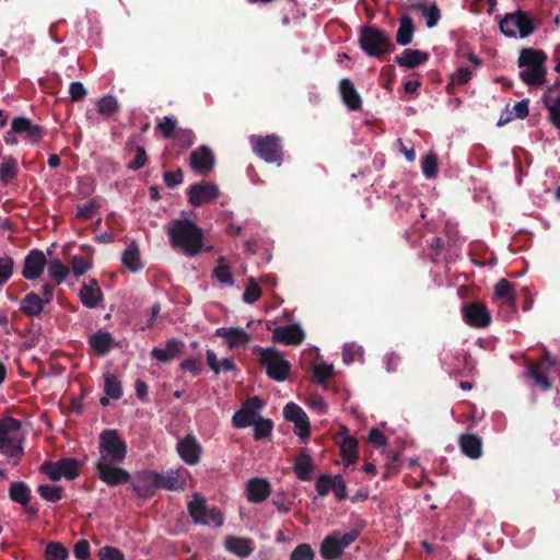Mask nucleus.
<instances>
[{
    "label": "nucleus",
    "instance_id": "f257e3e1",
    "mask_svg": "<svg viewBox=\"0 0 560 560\" xmlns=\"http://www.w3.org/2000/svg\"><path fill=\"white\" fill-rule=\"evenodd\" d=\"M100 457L95 463V470L102 482L108 487L128 483L131 475L120 467L127 456V443L117 430L107 429L98 438Z\"/></svg>",
    "mask_w": 560,
    "mask_h": 560
},
{
    "label": "nucleus",
    "instance_id": "f03ea898",
    "mask_svg": "<svg viewBox=\"0 0 560 560\" xmlns=\"http://www.w3.org/2000/svg\"><path fill=\"white\" fill-rule=\"evenodd\" d=\"M164 230L170 246L187 257H196L212 248L211 246H205L202 229L188 218L173 219L165 225Z\"/></svg>",
    "mask_w": 560,
    "mask_h": 560
},
{
    "label": "nucleus",
    "instance_id": "7ed1b4c3",
    "mask_svg": "<svg viewBox=\"0 0 560 560\" xmlns=\"http://www.w3.org/2000/svg\"><path fill=\"white\" fill-rule=\"evenodd\" d=\"M547 55L541 49L523 48L520 51L517 66L525 68L520 72L521 80L529 86H540L546 82Z\"/></svg>",
    "mask_w": 560,
    "mask_h": 560
},
{
    "label": "nucleus",
    "instance_id": "20e7f679",
    "mask_svg": "<svg viewBox=\"0 0 560 560\" xmlns=\"http://www.w3.org/2000/svg\"><path fill=\"white\" fill-rule=\"evenodd\" d=\"M360 48L370 57L382 59L395 49L385 31L375 25H363L359 34Z\"/></svg>",
    "mask_w": 560,
    "mask_h": 560
},
{
    "label": "nucleus",
    "instance_id": "39448f33",
    "mask_svg": "<svg viewBox=\"0 0 560 560\" xmlns=\"http://www.w3.org/2000/svg\"><path fill=\"white\" fill-rule=\"evenodd\" d=\"M21 421L13 417L0 419V454L7 456L8 463L12 466L19 465L23 456L21 443L14 441L12 434L19 432Z\"/></svg>",
    "mask_w": 560,
    "mask_h": 560
},
{
    "label": "nucleus",
    "instance_id": "423d86ee",
    "mask_svg": "<svg viewBox=\"0 0 560 560\" xmlns=\"http://www.w3.org/2000/svg\"><path fill=\"white\" fill-rule=\"evenodd\" d=\"M254 353L265 368L266 374L273 381L283 382L290 374L291 364L276 348L256 347Z\"/></svg>",
    "mask_w": 560,
    "mask_h": 560
},
{
    "label": "nucleus",
    "instance_id": "0eeeda50",
    "mask_svg": "<svg viewBox=\"0 0 560 560\" xmlns=\"http://www.w3.org/2000/svg\"><path fill=\"white\" fill-rule=\"evenodd\" d=\"M361 535V529L352 528L341 534L339 530H332L325 536L319 546V553L324 560H338L346 548L354 542Z\"/></svg>",
    "mask_w": 560,
    "mask_h": 560
},
{
    "label": "nucleus",
    "instance_id": "6e6552de",
    "mask_svg": "<svg viewBox=\"0 0 560 560\" xmlns=\"http://www.w3.org/2000/svg\"><path fill=\"white\" fill-rule=\"evenodd\" d=\"M249 144L253 152L266 163H273L280 166L283 162V147L279 136L272 133L267 136L252 135Z\"/></svg>",
    "mask_w": 560,
    "mask_h": 560
},
{
    "label": "nucleus",
    "instance_id": "1a4fd4ad",
    "mask_svg": "<svg viewBox=\"0 0 560 560\" xmlns=\"http://www.w3.org/2000/svg\"><path fill=\"white\" fill-rule=\"evenodd\" d=\"M536 25L533 19L524 11L508 13L500 22L501 32L508 37H528L534 33Z\"/></svg>",
    "mask_w": 560,
    "mask_h": 560
},
{
    "label": "nucleus",
    "instance_id": "9d476101",
    "mask_svg": "<svg viewBox=\"0 0 560 560\" xmlns=\"http://www.w3.org/2000/svg\"><path fill=\"white\" fill-rule=\"evenodd\" d=\"M81 463L73 457H63L59 460H46L40 470L52 481H58L62 477L67 480H74L80 476Z\"/></svg>",
    "mask_w": 560,
    "mask_h": 560
},
{
    "label": "nucleus",
    "instance_id": "9b49d317",
    "mask_svg": "<svg viewBox=\"0 0 560 560\" xmlns=\"http://www.w3.org/2000/svg\"><path fill=\"white\" fill-rule=\"evenodd\" d=\"M188 513L197 525H211L220 527L223 524L222 514L215 509L207 505L205 498L195 493L188 503Z\"/></svg>",
    "mask_w": 560,
    "mask_h": 560
},
{
    "label": "nucleus",
    "instance_id": "f8f14e48",
    "mask_svg": "<svg viewBox=\"0 0 560 560\" xmlns=\"http://www.w3.org/2000/svg\"><path fill=\"white\" fill-rule=\"evenodd\" d=\"M557 364V360L548 351H544L541 358L536 363H530L526 371V376L533 380L534 386L548 392L552 388V382L548 377V373Z\"/></svg>",
    "mask_w": 560,
    "mask_h": 560
},
{
    "label": "nucleus",
    "instance_id": "ddd939ff",
    "mask_svg": "<svg viewBox=\"0 0 560 560\" xmlns=\"http://www.w3.org/2000/svg\"><path fill=\"white\" fill-rule=\"evenodd\" d=\"M158 472L153 470H140L130 479L132 491L140 498L149 499L155 495L158 490Z\"/></svg>",
    "mask_w": 560,
    "mask_h": 560
},
{
    "label": "nucleus",
    "instance_id": "4468645a",
    "mask_svg": "<svg viewBox=\"0 0 560 560\" xmlns=\"http://www.w3.org/2000/svg\"><path fill=\"white\" fill-rule=\"evenodd\" d=\"M462 315L467 325L486 328L491 324V314L481 302H470L462 306Z\"/></svg>",
    "mask_w": 560,
    "mask_h": 560
},
{
    "label": "nucleus",
    "instance_id": "2eb2a0df",
    "mask_svg": "<svg viewBox=\"0 0 560 560\" xmlns=\"http://www.w3.org/2000/svg\"><path fill=\"white\" fill-rule=\"evenodd\" d=\"M219 197V188L210 182L194 184L188 189V202L194 207H200Z\"/></svg>",
    "mask_w": 560,
    "mask_h": 560
},
{
    "label": "nucleus",
    "instance_id": "dca6fc26",
    "mask_svg": "<svg viewBox=\"0 0 560 560\" xmlns=\"http://www.w3.org/2000/svg\"><path fill=\"white\" fill-rule=\"evenodd\" d=\"M267 328L272 331L273 342L289 346H299L304 341L305 338L303 329L298 324L279 326L273 329L270 325H268Z\"/></svg>",
    "mask_w": 560,
    "mask_h": 560
},
{
    "label": "nucleus",
    "instance_id": "f3484780",
    "mask_svg": "<svg viewBox=\"0 0 560 560\" xmlns=\"http://www.w3.org/2000/svg\"><path fill=\"white\" fill-rule=\"evenodd\" d=\"M47 265L43 250L34 248L24 258L22 276L27 280H35L42 276Z\"/></svg>",
    "mask_w": 560,
    "mask_h": 560
},
{
    "label": "nucleus",
    "instance_id": "a211bd4d",
    "mask_svg": "<svg viewBox=\"0 0 560 560\" xmlns=\"http://www.w3.org/2000/svg\"><path fill=\"white\" fill-rule=\"evenodd\" d=\"M190 167L201 175L210 173L214 166V155L207 145H200L190 153Z\"/></svg>",
    "mask_w": 560,
    "mask_h": 560
},
{
    "label": "nucleus",
    "instance_id": "6ab92c4d",
    "mask_svg": "<svg viewBox=\"0 0 560 560\" xmlns=\"http://www.w3.org/2000/svg\"><path fill=\"white\" fill-rule=\"evenodd\" d=\"M177 452L180 458L188 465H196L200 462L202 447L195 435L188 434L177 443Z\"/></svg>",
    "mask_w": 560,
    "mask_h": 560
},
{
    "label": "nucleus",
    "instance_id": "aec40b11",
    "mask_svg": "<svg viewBox=\"0 0 560 560\" xmlns=\"http://www.w3.org/2000/svg\"><path fill=\"white\" fill-rule=\"evenodd\" d=\"M542 103L548 110L549 121L553 127L560 129V89L548 86L542 95Z\"/></svg>",
    "mask_w": 560,
    "mask_h": 560
},
{
    "label": "nucleus",
    "instance_id": "412c9836",
    "mask_svg": "<svg viewBox=\"0 0 560 560\" xmlns=\"http://www.w3.org/2000/svg\"><path fill=\"white\" fill-rule=\"evenodd\" d=\"M338 91L342 103L348 109L357 112L362 108V98L350 79H341L338 84Z\"/></svg>",
    "mask_w": 560,
    "mask_h": 560
},
{
    "label": "nucleus",
    "instance_id": "4be33fe9",
    "mask_svg": "<svg viewBox=\"0 0 560 560\" xmlns=\"http://www.w3.org/2000/svg\"><path fill=\"white\" fill-rule=\"evenodd\" d=\"M11 128L18 135L25 133L26 139L33 143L38 142L44 136V131L38 125H34L31 119L23 116L14 117Z\"/></svg>",
    "mask_w": 560,
    "mask_h": 560
},
{
    "label": "nucleus",
    "instance_id": "5701e85b",
    "mask_svg": "<svg viewBox=\"0 0 560 560\" xmlns=\"http://www.w3.org/2000/svg\"><path fill=\"white\" fill-rule=\"evenodd\" d=\"M247 500L253 503H260L267 500L271 493V486L264 478H253L246 486Z\"/></svg>",
    "mask_w": 560,
    "mask_h": 560
},
{
    "label": "nucleus",
    "instance_id": "b1692460",
    "mask_svg": "<svg viewBox=\"0 0 560 560\" xmlns=\"http://www.w3.org/2000/svg\"><path fill=\"white\" fill-rule=\"evenodd\" d=\"M80 300L89 308H94L103 300V293L96 279L91 278L80 289Z\"/></svg>",
    "mask_w": 560,
    "mask_h": 560
},
{
    "label": "nucleus",
    "instance_id": "393cba45",
    "mask_svg": "<svg viewBox=\"0 0 560 560\" xmlns=\"http://www.w3.org/2000/svg\"><path fill=\"white\" fill-rule=\"evenodd\" d=\"M88 342L97 357H105L116 345L113 335L104 330H98L90 336Z\"/></svg>",
    "mask_w": 560,
    "mask_h": 560
},
{
    "label": "nucleus",
    "instance_id": "a878e982",
    "mask_svg": "<svg viewBox=\"0 0 560 560\" xmlns=\"http://www.w3.org/2000/svg\"><path fill=\"white\" fill-rule=\"evenodd\" d=\"M184 347L185 345L183 341L178 339H171L166 341L164 348H153L151 355L162 363H170L183 352Z\"/></svg>",
    "mask_w": 560,
    "mask_h": 560
},
{
    "label": "nucleus",
    "instance_id": "bb28decb",
    "mask_svg": "<svg viewBox=\"0 0 560 560\" xmlns=\"http://www.w3.org/2000/svg\"><path fill=\"white\" fill-rule=\"evenodd\" d=\"M215 335L225 338L230 349L244 346L250 341V336L240 327H221L215 330Z\"/></svg>",
    "mask_w": 560,
    "mask_h": 560
},
{
    "label": "nucleus",
    "instance_id": "cd10ccee",
    "mask_svg": "<svg viewBox=\"0 0 560 560\" xmlns=\"http://www.w3.org/2000/svg\"><path fill=\"white\" fill-rule=\"evenodd\" d=\"M429 59V54L418 49H405L400 55L395 57V62L407 69H413Z\"/></svg>",
    "mask_w": 560,
    "mask_h": 560
},
{
    "label": "nucleus",
    "instance_id": "c85d7f7f",
    "mask_svg": "<svg viewBox=\"0 0 560 560\" xmlns=\"http://www.w3.org/2000/svg\"><path fill=\"white\" fill-rule=\"evenodd\" d=\"M224 547L240 558H246L254 551L253 541L250 539L236 536L225 537Z\"/></svg>",
    "mask_w": 560,
    "mask_h": 560
},
{
    "label": "nucleus",
    "instance_id": "c756f323",
    "mask_svg": "<svg viewBox=\"0 0 560 560\" xmlns=\"http://www.w3.org/2000/svg\"><path fill=\"white\" fill-rule=\"evenodd\" d=\"M458 445L460 451L469 458L477 459L482 454V441L476 434H462Z\"/></svg>",
    "mask_w": 560,
    "mask_h": 560
},
{
    "label": "nucleus",
    "instance_id": "7c9ffc66",
    "mask_svg": "<svg viewBox=\"0 0 560 560\" xmlns=\"http://www.w3.org/2000/svg\"><path fill=\"white\" fill-rule=\"evenodd\" d=\"M494 295L502 299L503 303L513 314L517 313L515 292L510 281L506 279L499 280L494 285Z\"/></svg>",
    "mask_w": 560,
    "mask_h": 560
},
{
    "label": "nucleus",
    "instance_id": "2f4dec72",
    "mask_svg": "<svg viewBox=\"0 0 560 560\" xmlns=\"http://www.w3.org/2000/svg\"><path fill=\"white\" fill-rule=\"evenodd\" d=\"M45 305V301L37 293L30 292L21 300L20 310L28 317H37L43 313Z\"/></svg>",
    "mask_w": 560,
    "mask_h": 560
},
{
    "label": "nucleus",
    "instance_id": "473e14b6",
    "mask_svg": "<svg viewBox=\"0 0 560 560\" xmlns=\"http://www.w3.org/2000/svg\"><path fill=\"white\" fill-rule=\"evenodd\" d=\"M413 34V20L408 14L402 15L399 20V27L396 33V43L400 46H407L412 42Z\"/></svg>",
    "mask_w": 560,
    "mask_h": 560
},
{
    "label": "nucleus",
    "instance_id": "72a5a7b5",
    "mask_svg": "<svg viewBox=\"0 0 560 560\" xmlns=\"http://www.w3.org/2000/svg\"><path fill=\"white\" fill-rule=\"evenodd\" d=\"M19 175L18 160L12 155H4L0 163V182L8 185Z\"/></svg>",
    "mask_w": 560,
    "mask_h": 560
},
{
    "label": "nucleus",
    "instance_id": "f704fd0d",
    "mask_svg": "<svg viewBox=\"0 0 560 560\" xmlns=\"http://www.w3.org/2000/svg\"><path fill=\"white\" fill-rule=\"evenodd\" d=\"M9 498L12 502L26 506L32 499L31 488L24 481H14L9 488Z\"/></svg>",
    "mask_w": 560,
    "mask_h": 560
},
{
    "label": "nucleus",
    "instance_id": "c9c22d12",
    "mask_svg": "<svg viewBox=\"0 0 560 560\" xmlns=\"http://www.w3.org/2000/svg\"><path fill=\"white\" fill-rule=\"evenodd\" d=\"M314 470V464L312 457L306 453H301L294 463L293 471L296 477L302 481L311 479V474Z\"/></svg>",
    "mask_w": 560,
    "mask_h": 560
},
{
    "label": "nucleus",
    "instance_id": "e433bc0d",
    "mask_svg": "<svg viewBox=\"0 0 560 560\" xmlns=\"http://www.w3.org/2000/svg\"><path fill=\"white\" fill-rule=\"evenodd\" d=\"M359 443L358 440L347 435L340 443V455L346 465L354 464L358 460Z\"/></svg>",
    "mask_w": 560,
    "mask_h": 560
},
{
    "label": "nucleus",
    "instance_id": "4c0bfd02",
    "mask_svg": "<svg viewBox=\"0 0 560 560\" xmlns=\"http://www.w3.org/2000/svg\"><path fill=\"white\" fill-rule=\"evenodd\" d=\"M411 8L416 11L421 12V15L425 19V23L429 28L434 27L441 19L440 9L435 3L427 4L423 2H419L412 4Z\"/></svg>",
    "mask_w": 560,
    "mask_h": 560
},
{
    "label": "nucleus",
    "instance_id": "58836bf2",
    "mask_svg": "<svg viewBox=\"0 0 560 560\" xmlns=\"http://www.w3.org/2000/svg\"><path fill=\"white\" fill-rule=\"evenodd\" d=\"M122 264L132 272H137L143 268L140 261L139 248L136 243H131L122 253Z\"/></svg>",
    "mask_w": 560,
    "mask_h": 560
},
{
    "label": "nucleus",
    "instance_id": "ea45409f",
    "mask_svg": "<svg viewBox=\"0 0 560 560\" xmlns=\"http://www.w3.org/2000/svg\"><path fill=\"white\" fill-rule=\"evenodd\" d=\"M48 265V276L51 280H54L57 283L63 282L68 275H69V268L63 265L59 259H52Z\"/></svg>",
    "mask_w": 560,
    "mask_h": 560
},
{
    "label": "nucleus",
    "instance_id": "a19ab883",
    "mask_svg": "<svg viewBox=\"0 0 560 560\" xmlns=\"http://www.w3.org/2000/svg\"><path fill=\"white\" fill-rule=\"evenodd\" d=\"M46 560H67L69 557L68 549L59 541H49L45 548Z\"/></svg>",
    "mask_w": 560,
    "mask_h": 560
},
{
    "label": "nucleus",
    "instance_id": "79ce46f5",
    "mask_svg": "<svg viewBox=\"0 0 560 560\" xmlns=\"http://www.w3.org/2000/svg\"><path fill=\"white\" fill-rule=\"evenodd\" d=\"M213 276L218 279L219 282L224 284H233V276L230 271V267L226 262L225 257L220 256L217 260V266L213 269Z\"/></svg>",
    "mask_w": 560,
    "mask_h": 560
},
{
    "label": "nucleus",
    "instance_id": "37998d69",
    "mask_svg": "<svg viewBox=\"0 0 560 560\" xmlns=\"http://www.w3.org/2000/svg\"><path fill=\"white\" fill-rule=\"evenodd\" d=\"M158 489L177 490L182 488L177 471H168L166 475L158 472Z\"/></svg>",
    "mask_w": 560,
    "mask_h": 560
},
{
    "label": "nucleus",
    "instance_id": "c03bdc74",
    "mask_svg": "<svg viewBox=\"0 0 560 560\" xmlns=\"http://www.w3.org/2000/svg\"><path fill=\"white\" fill-rule=\"evenodd\" d=\"M104 392L112 399H119L122 396L121 383L115 375H105Z\"/></svg>",
    "mask_w": 560,
    "mask_h": 560
},
{
    "label": "nucleus",
    "instance_id": "a18cd8bd",
    "mask_svg": "<svg viewBox=\"0 0 560 560\" xmlns=\"http://www.w3.org/2000/svg\"><path fill=\"white\" fill-rule=\"evenodd\" d=\"M253 425H254V439L256 441L267 439L271 434V431L273 428V423L270 419H265L261 417H258L255 420V423H253Z\"/></svg>",
    "mask_w": 560,
    "mask_h": 560
},
{
    "label": "nucleus",
    "instance_id": "49530a36",
    "mask_svg": "<svg viewBox=\"0 0 560 560\" xmlns=\"http://www.w3.org/2000/svg\"><path fill=\"white\" fill-rule=\"evenodd\" d=\"M62 491L63 489L60 486L39 485L37 487V492L39 495L48 502L52 503H56L62 499Z\"/></svg>",
    "mask_w": 560,
    "mask_h": 560
},
{
    "label": "nucleus",
    "instance_id": "de8ad7c7",
    "mask_svg": "<svg viewBox=\"0 0 560 560\" xmlns=\"http://www.w3.org/2000/svg\"><path fill=\"white\" fill-rule=\"evenodd\" d=\"M96 107L100 115L109 117L118 110L119 105L115 97L107 95L97 101Z\"/></svg>",
    "mask_w": 560,
    "mask_h": 560
},
{
    "label": "nucleus",
    "instance_id": "09e8293b",
    "mask_svg": "<svg viewBox=\"0 0 560 560\" xmlns=\"http://www.w3.org/2000/svg\"><path fill=\"white\" fill-rule=\"evenodd\" d=\"M421 170L428 179L438 176V156L435 153L430 152L422 159Z\"/></svg>",
    "mask_w": 560,
    "mask_h": 560
},
{
    "label": "nucleus",
    "instance_id": "8fccbe9b",
    "mask_svg": "<svg viewBox=\"0 0 560 560\" xmlns=\"http://www.w3.org/2000/svg\"><path fill=\"white\" fill-rule=\"evenodd\" d=\"M101 207L100 200L97 198L91 199L86 205L84 206H77V218L81 220H89L96 214Z\"/></svg>",
    "mask_w": 560,
    "mask_h": 560
},
{
    "label": "nucleus",
    "instance_id": "3c124183",
    "mask_svg": "<svg viewBox=\"0 0 560 560\" xmlns=\"http://www.w3.org/2000/svg\"><path fill=\"white\" fill-rule=\"evenodd\" d=\"M256 418L247 411L245 408L241 407L232 418L233 425L237 429H244L255 423Z\"/></svg>",
    "mask_w": 560,
    "mask_h": 560
},
{
    "label": "nucleus",
    "instance_id": "603ef678",
    "mask_svg": "<svg viewBox=\"0 0 560 560\" xmlns=\"http://www.w3.org/2000/svg\"><path fill=\"white\" fill-rule=\"evenodd\" d=\"M334 482L335 476L327 474L319 475L315 482V489L320 497H325L332 491Z\"/></svg>",
    "mask_w": 560,
    "mask_h": 560
},
{
    "label": "nucleus",
    "instance_id": "864d4df0",
    "mask_svg": "<svg viewBox=\"0 0 560 560\" xmlns=\"http://www.w3.org/2000/svg\"><path fill=\"white\" fill-rule=\"evenodd\" d=\"M156 129L161 131L164 138L170 139L174 138L179 128H177V120L175 118L166 116L156 125Z\"/></svg>",
    "mask_w": 560,
    "mask_h": 560
},
{
    "label": "nucleus",
    "instance_id": "5fc2aeb1",
    "mask_svg": "<svg viewBox=\"0 0 560 560\" xmlns=\"http://www.w3.org/2000/svg\"><path fill=\"white\" fill-rule=\"evenodd\" d=\"M14 260L10 256L0 257V287L5 284L13 273Z\"/></svg>",
    "mask_w": 560,
    "mask_h": 560
},
{
    "label": "nucleus",
    "instance_id": "6e6d98bb",
    "mask_svg": "<svg viewBox=\"0 0 560 560\" xmlns=\"http://www.w3.org/2000/svg\"><path fill=\"white\" fill-rule=\"evenodd\" d=\"M315 552L308 544L298 545L290 555V560H314Z\"/></svg>",
    "mask_w": 560,
    "mask_h": 560
},
{
    "label": "nucleus",
    "instance_id": "4d7b16f0",
    "mask_svg": "<svg viewBox=\"0 0 560 560\" xmlns=\"http://www.w3.org/2000/svg\"><path fill=\"white\" fill-rule=\"evenodd\" d=\"M294 423V433L300 436L302 440H305L311 434V424L306 412L304 416L302 415L300 418L292 421Z\"/></svg>",
    "mask_w": 560,
    "mask_h": 560
},
{
    "label": "nucleus",
    "instance_id": "13d9d810",
    "mask_svg": "<svg viewBox=\"0 0 560 560\" xmlns=\"http://www.w3.org/2000/svg\"><path fill=\"white\" fill-rule=\"evenodd\" d=\"M260 295L261 290L259 285L255 282L253 278H250L243 293V301L248 304H253L260 298Z\"/></svg>",
    "mask_w": 560,
    "mask_h": 560
},
{
    "label": "nucleus",
    "instance_id": "bf43d9fd",
    "mask_svg": "<svg viewBox=\"0 0 560 560\" xmlns=\"http://www.w3.org/2000/svg\"><path fill=\"white\" fill-rule=\"evenodd\" d=\"M174 139L183 149H188L194 144L196 137L192 130L179 128L176 131Z\"/></svg>",
    "mask_w": 560,
    "mask_h": 560
},
{
    "label": "nucleus",
    "instance_id": "052dcab7",
    "mask_svg": "<svg viewBox=\"0 0 560 560\" xmlns=\"http://www.w3.org/2000/svg\"><path fill=\"white\" fill-rule=\"evenodd\" d=\"M148 162L147 151L143 147L135 148V158L128 163L127 167L132 171L142 168Z\"/></svg>",
    "mask_w": 560,
    "mask_h": 560
},
{
    "label": "nucleus",
    "instance_id": "680f3d73",
    "mask_svg": "<svg viewBox=\"0 0 560 560\" xmlns=\"http://www.w3.org/2000/svg\"><path fill=\"white\" fill-rule=\"evenodd\" d=\"M313 374L318 384H324L332 376L334 366L326 363L316 364L313 369Z\"/></svg>",
    "mask_w": 560,
    "mask_h": 560
},
{
    "label": "nucleus",
    "instance_id": "e2e57ef3",
    "mask_svg": "<svg viewBox=\"0 0 560 560\" xmlns=\"http://www.w3.org/2000/svg\"><path fill=\"white\" fill-rule=\"evenodd\" d=\"M180 369L185 372H190L194 376H198L202 372L201 358H188L180 363Z\"/></svg>",
    "mask_w": 560,
    "mask_h": 560
},
{
    "label": "nucleus",
    "instance_id": "0e129e2a",
    "mask_svg": "<svg viewBox=\"0 0 560 560\" xmlns=\"http://www.w3.org/2000/svg\"><path fill=\"white\" fill-rule=\"evenodd\" d=\"M95 191V184L94 182L89 178L84 177L79 180L78 185V196L82 199L91 197Z\"/></svg>",
    "mask_w": 560,
    "mask_h": 560
},
{
    "label": "nucleus",
    "instance_id": "69168bd1",
    "mask_svg": "<svg viewBox=\"0 0 560 560\" xmlns=\"http://www.w3.org/2000/svg\"><path fill=\"white\" fill-rule=\"evenodd\" d=\"M184 179V174L180 168H177L176 171H166L163 174V180L166 187L174 188L177 185H180Z\"/></svg>",
    "mask_w": 560,
    "mask_h": 560
},
{
    "label": "nucleus",
    "instance_id": "338daca9",
    "mask_svg": "<svg viewBox=\"0 0 560 560\" xmlns=\"http://www.w3.org/2000/svg\"><path fill=\"white\" fill-rule=\"evenodd\" d=\"M71 268L75 276H83L91 268V264L83 256H73Z\"/></svg>",
    "mask_w": 560,
    "mask_h": 560
},
{
    "label": "nucleus",
    "instance_id": "774afa93",
    "mask_svg": "<svg viewBox=\"0 0 560 560\" xmlns=\"http://www.w3.org/2000/svg\"><path fill=\"white\" fill-rule=\"evenodd\" d=\"M100 560H125L124 553L115 547L106 546L98 551Z\"/></svg>",
    "mask_w": 560,
    "mask_h": 560
}]
</instances>
